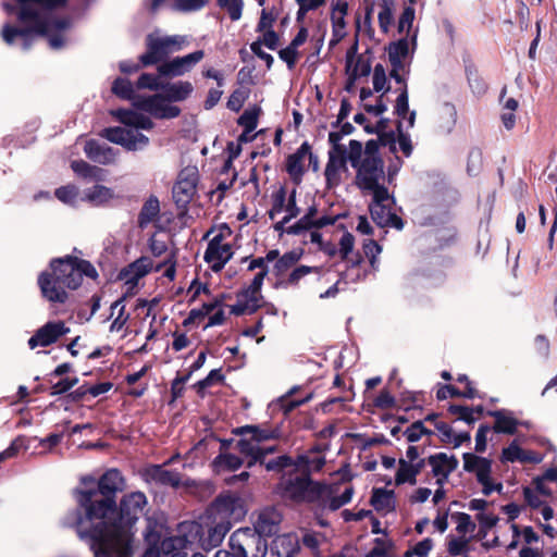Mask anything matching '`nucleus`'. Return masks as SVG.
Masks as SVG:
<instances>
[{"mask_svg": "<svg viewBox=\"0 0 557 557\" xmlns=\"http://www.w3.org/2000/svg\"><path fill=\"white\" fill-rule=\"evenodd\" d=\"M433 548V541L431 539H424L417 543L404 554V557H428Z\"/></svg>", "mask_w": 557, "mask_h": 557, "instance_id": "nucleus-56", "label": "nucleus"}, {"mask_svg": "<svg viewBox=\"0 0 557 557\" xmlns=\"http://www.w3.org/2000/svg\"><path fill=\"white\" fill-rule=\"evenodd\" d=\"M320 269L317 267L300 265L292 271L288 275L287 284L297 285L299 281L310 273H319Z\"/></svg>", "mask_w": 557, "mask_h": 557, "instance_id": "nucleus-62", "label": "nucleus"}, {"mask_svg": "<svg viewBox=\"0 0 557 557\" xmlns=\"http://www.w3.org/2000/svg\"><path fill=\"white\" fill-rule=\"evenodd\" d=\"M371 504L375 510L381 512H391L395 509L396 500L393 491L377 488L374 490L371 497Z\"/></svg>", "mask_w": 557, "mask_h": 557, "instance_id": "nucleus-41", "label": "nucleus"}, {"mask_svg": "<svg viewBox=\"0 0 557 557\" xmlns=\"http://www.w3.org/2000/svg\"><path fill=\"white\" fill-rule=\"evenodd\" d=\"M354 495V488L346 485L343 491L339 486L324 487L321 486L319 497H323V506L331 510H337L342 506L348 504Z\"/></svg>", "mask_w": 557, "mask_h": 557, "instance_id": "nucleus-26", "label": "nucleus"}, {"mask_svg": "<svg viewBox=\"0 0 557 557\" xmlns=\"http://www.w3.org/2000/svg\"><path fill=\"white\" fill-rule=\"evenodd\" d=\"M147 498L140 492L131 493L121 503V525H110L102 530H95L91 534V547L96 557H131L132 533L131 525L143 513Z\"/></svg>", "mask_w": 557, "mask_h": 557, "instance_id": "nucleus-2", "label": "nucleus"}, {"mask_svg": "<svg viewBox=\"0 0 557 557\" xmlns=\"http://www.w3.org/2000/svg\"><path fill=\"white\" fill-rule=\"evenodd\" d=\"M377 21L382 32L385 34L388 33L391 26L394 23V9L392 0H383L380 5Z\"/></svg>", "mask_w": 557, "mask_h": 557, "instance_id": "nucleus-47", "label": "nucleus"}, {"mask_svg": "<svg viewBox=\"0 0 557 557\" xmlns=\"http://www.w3.org/2000/svg\"><path fill=\"white\" fill-rule=\"evenodd\" d=\"M117 199V195L111 187L102 184H95L82 191V201L92 207H107Z\"/></svg>", "mask_w": 557, "mask_h": 557, "instance_id": "nucleus-24", "label": "nucleus"}, {"mask_svg": "<svg viewBox=\"0 0 557 557\" xmlns=\"http://www.w3.org/2000/svg\"><path fill=\"white\" fill-rule=\"evenodd\" d=\"M283 496L294 502H311L319 497L321 485L301 473L296 478L284 479L281 483Z\"/></svg>", "mask_w": 557, "mask_h": 557, "instance_id": "nucleus-12", "label": "nucleus"}, {"mask_svg": "<svg viewBox=\"0 0 557 557\" xmlns=\"http://www.w3.org/2000/svg\"><path fill=\"white\" fill-rule=\"evenodd\" d=\"M189 44L186 35H165L161 30H154L146 38L147 51L140 57V62L145 66L158 63L170 54L186 49Z\"/></svg>", "mask_w": 557, "mask_h": 557, "instance_id": "nucleus-7", "label": "nucleus"}, {"mask_svg": "<svg viewBox=\"0 0 557 557\" xmlns=\"http://www.w3.org/2000/svg\"><path fill=\"white\" fill-rule=\"evenodd\" d=\"M383 178V170L377 165L373 157H370L359 171L357 185L364 193L372 196L370 212L375 223L380 226H394L401 230L404 226L403 221L393 211L394 199L380 183Z\"/></svg>", "mask_w": 557, "mask_h": 557, "instance_id": "nucleus-4", "label": "nucleus"}, {"mask_svg": "<svg viewBox=\"0 0 557 557\" xmlns=\"http://www.w3.org/2000/svg\"><path fill=\"white\" fill-rule=\"evenodd\" d=\"M359 265L360 259L351 261V264L347 268L345 272L341 274L337 282L326 292L320 294V298L325 299L335 297L338 293L337 284L342 281H344L345 283H355L363 278L364 274L361 273Z\"/></svg>", "mask_w": 557, "mask_h": 557, "instance_id": "nucleus-37", "label": "nucleus"}, {"mask_svg": "<svg viewBox=\"0 0 557 557\" xmlns=\"http://www.w3.org/2000/svg\"><path fill=\"white\" fill-rule=\"evenodd\" d=\"M134 107L161 120L174 119L181 114V109L173 104L163 91L152 96L134 98Z\"/></svg>", "mask_w": 557, "mask_h": 557, "instance_id": "nucleus-11", "label": "nucleus"}, {"mask_svg": "<svg viewBox=\"0 0 557 557\" xmlns=\"http://www.w3.org/2000/svg\"><path fill=\"white\" fill-rule=\"evenodd\" d=\"M510 529L512 531L513 539L507 546L508 550L516 549L520 543L524 546H532L534 543L539 542V535L531 527L519 529L517 524L512 523Z\"/></svg>", "mask_w": 557, "mask_h": 557, "instance_id": "nucleus-39", "label": "nucleus"}, {"mask_svg": "<svg viewBox=\"0 0 557 557\" xmlns=\"http://www.w3.org/2000/svg\"><path fill=\"white\" fill-rule=\"evenodd\" d=\"M372 83L374 90L377 92L385 91L388 89L386 73L381 64L374 66Z\"/></svg>", "mask_w": 557, "mask_h": 557, "instance_id": "nucleus-60", "label": "nucleus"}, {"mask_svg": "<svg viewBox=\"0 0 557 557\" xmlns=\"http://www.w3.org/2000/svg\"><path fill=\"white\" fill-rule=\"evenodd\" d=\"M160 211V205L159 200L157 198H149L145 205L143 206V209L139 214V224L141 227L146 226L150 222L154 221L159 214Z\"/></svg>", "mask_w": 557, "mask_h": 557, "instance_id": "nucleus-46", "label": "nucleus"}, {"mask_svg": "<svg viewBox=\"0 0 557 557\" xmlns=\"http://www.w3.org/2000/svg\"><path fill=\"white\" fill-rule=\"evenodd\" d=\"M301 255L300 250L288 251L276 261L275 268L280 273L284 272L289 267L294 265L301 258Z\"/></svg>", "mask_w": 557, "mask_h": 557, "instance_id": "nucleus-59", "label": "nucleus"}, {"mask_svg": "<svg viewBox=\"0 0 557 557\" xmlns=\"http://www.w3.org/2000/svg\"><path fill=\"white\" fill-rule=\"evenodd\" d=\"M114 116L123 126L106 128L102 136L127 150H140L148 146L149 138L140 129H151V119L136 110H116Z\"/></svg>", "mask_w": 557, "mask_h": 557, "instance_id": "nucleus-6", "label": "nucleus"}, {"mask_svg": "<svg viewBox=\"0 0 557 557\" xmlns=\"http://www.w3.org/2000/svg\"><path fill=\"white\" fill-rule=\"evenodd\" d=\"M317 213L318 211L315 208H310L308 213L304 218H301L296 224L292 225L287 232L298 234L302 230L331 225L336 220L335 218L325 214L317 216Z\"/></svg>", "mask_w": 557, "mask_h": 557, "instance_id": "nucleus-31", "label": "nucleus"}, {"mask_svg": "<svg viewBox=\"0 0 557 557\" xmlns=\"http://www.w3.org/2000/svg\"><path fill=\"white\" fill-rule=\"evenodd\" d=\"M205 58L203 50H196L183 57H175L164 61L158 66V73L163 77H180L191 72L193 69Z\"/></svg>", "mask_w": 557, "mask_h": 557, "instance_id": "nucleus-15", "label": "nucleus"}, {"mask_svg": "<svg viewBox=\"0 0 557 557\" xmlns=\"http://www.w3.org/2000/svg\"><path fill=\"white\" fill-rule=\"evenodd\" d=\"M219 5L225 10L233 21H237L242 16L243 1L242 0H218Z\"/></svg>", "mask_w": 557, "mask_h": 557, "instance_id": "nucleus-57", "label": "nucleus"}, {"mask_svg": "<svg viewBox=\"0 0 557 557\" xmlns=\"http://www.w3.org/2000/svg\"><path fill=\"white\" fill-rule=\"evenodd\" d=\"M364 557H394L392 544L383 539H376L374 547Z\"/></svg>", "mask_w": 557, "mask_h": 557, "instance_id": "nucleus-58", "label": "nucleus"}, {"mask_svg": "<svg viewBox=\"0 0 557 557\" xmlns=\"http://www.w3.org/2000/svg\"><path fill=\"white\" fill-rule=\"evenodd\" d=\"M65 0H16V11L20 26L5 24L1 30L3 41L9 46H20L28 49L36 36L48 38L52 49H60L66 39L64 30L67 24L55 20L50 9L61 5Z\"/></svg>", "mask_w": 557, "mask_h": 557, "instance_id": "nucleus-1", "label": "nucleus"}, {"mask_svg": "<svg viewBox=\"0 0 557 557\" xmlns=\"http://www.w3.org/2000/svg\"><path fill=\"white\" fill-rule=\"evenodd\" d=\"M242 557H264L268 552V544L263 536L249 528L238 529L233 534Z\"/></svg>", "mask_w": 557, "mask_h": 557, "instance_id": "nucleus-14", "label": "nucleus"}, {"mask_svg": "<svg viewBox=\"0 0 557 557\" xmlns=\"http://www.w3.org/2000/svg\"><path fill=\"white\" fill-rule=\"evenodd\" d=\"M500 460L502 462L540 463L543 457L532 450L523 449L517 441H512L502 450Z\"/></svg>", "mask_w": 557, "mask_h": 557, "instance_id": "nucleus-28", "label": "nucleus"}, {"mask_svg": "<svg viewBox=\"0 0 557 557\" xmlns=\"http://www.w3.org/2000/svg\"><path fill=\"white\" fill-rule=\"evenodd\" d=\"M461 396L466 398H474L476 396V391L473 387H468L467 389L459 391L451 385L442 386L437 391L438 399H446L448 397Z\"/></svg>", "mask_w": 557, "mask_h": 557, "instance_id": "nucleus-52", "label": "nucleus"}, {"mask_svg": "<svg viewBox=\"0 0 557 557\" xmlns=\"http://www.w3.org/2000/svg\"><path fill=\"white\" fill-rule=\"evenodd\" d=\"M391 149L394 152L401 151L404 156L409 157L412 151L411 140L409 136L400 133L397 139L393 141Z\"/></svg>", "mask_w": 557, "mask_h": 557, "instance_id": "nucleus-63", "label": "nucleus"}, {"mask_svg": "<svg viewBox=\"0 0 557 557\" xmlns=\"http://www.w3.org/2000/svg\"><path fill=\"white\" fill-rule=\"evenodd\" d=\"M463 469L475 474L478 480H483L492 472V462L487 458L471 453L463 454Z\"/></svg>", "mask_w": 557, "mask_h": 557, "instance_id": "nucleus-33", "label": "nucleus"}, {"mask_svg": "<svg viewBox=\"0 0 557 557\" xmlns=\"http://www.w3.org/2000/svg\"><path fill=\"white\" fill-rule=\"evenodd\" d=\"M114 314H116V315L110 325V331L111 332H120L125 326V324L128 320V315L125 314V307L123 305L122 299H119L112 304L111 315L113 317Z\"/></svg>", "mask_w": 557, "mask_h": 557, "instance_id": "nucleus-48", "label": "nucleus"}, {"mask_svg": "<svg viewBox=\"0 0 557 557\" xmlns=\"http://www.w3.org/2000/svg\"><path fill=\"white\" fill-rule=\"evenodd\" d=\"M324 463V456L319 450H312L305 455H300L295 461L294 466L298 471L308 475L310 472L321 470Z\"/></svg>", "mask_w": 557, "mask_h": 557, "instance_id": "nucleus-35", "label": "nucleus"}, {"mask_svg": "<svg viewBox=\"0 0 557 557\" xmlns=\"http://www.w3.org/2000/svg\"><path fill=\"white\" fill-rule=\"evenodd\" d=\"M149 547L143 557H187L189 541L185 536H172L164 539L160 545L156 544L154 535H146Z\"/></svg>", "mask_w": 557, "mask_h": 557, "instance_id": "nucleus-13", "label": "nucleus"}, {"mask_svg": "<svg viewBox=\"0 0 557 557\" xmlns=\"http://www.w3.org/2000/svg\"><path fill=\"white\" fill-rule=\"evenodd\" d=\"M240 434L244 436L238 441L237 448L243 455L251 458L248 462L249 466L257 461H261L265 455L275 450L274 446L263 445L265 441L278 436L277 432L274 430H265L248 425L242 428Z\"/></svg>", "mask_w": 557, "mask_h": 557, "instance_id": "nucleus-10", "label": "nucleus"}, {"mask_svg": "<svg viewBox=\"0 0 557 557\" xmlns=\"http://www.w3.org/2000/svg\"><path fill=\"white\" fill-rule=\"evenodd\" d=\"M84 151L89 159L102 164L113 162L116 157V153L111 147L100 145L95 140L86 141Z\"/></svg>", "mask_w": 557, "mask_h": 557, "instance_id": "nucleus-36", "label": "nucleus"}, {"mask_svg": "<svg viewBox=\"0 0 557 557\" xmlns=\"http://www.w3.org/2000/svg\"><path fill=\"white\" fill-rule=\"evenodd\" d=\"M147 476L161 484L177 486L180 476L176 472L169 471L161 466H153L147 470Z\"/></svg>", "mask_w": 557, "mask_h": 557, "instance_id": "nucleus-44", "label": "nucleus"}, {"mask_svg": "<svg viewBox=\"0 0 557 557\" xmlns=\"http://www.w3.org/2000/svg\"><path fill=\"white\" fill-rule=\"evenodd\" d=\"M69 327L62 321H51L39 327L28 339L30 349L47 347L55 343L62 335L69 333Z\"/></svg>", "mask_w": 557, "mask_h": 557, "instance_id": "nucleus-19", "label": "nucleus"}, {"mask_svg": "<svg viewBox=\"0 0 557 557\" xmlns=\"http://www.w3.org/2000/svg\"><path fill=\"white\" fill-rule=\"evenodd\" d=\"M84 275L96 278L98 273L88 261L66 256L50 262L49 269L38 276V285L45 299L64 304L69 290L76 289L82 284Z\"/></svg>", "mask_w": 557, "mask_h": 557, "instance_id": "nucleus-3", "label": "nucleus"}, {"mask_svg": "<svg viewBox=\"0 0 557 557\" xmlns=\"http://www.w3.org/2000/svg\"><path fill=\"white\" fill-rule=\"evenodd\" d=\"M160 75L144 73L141 74L136 83L137 88L139 89H149V90H162L163 85L160 81Z\"/></svg>", "mask_w": 557, "mask_h": 557, "instance_id": "nucleus-54", "label": "nucleus"}, {"mask_svg": "<svg viewBox=\"0 0 557 557\" xmlns=\"http://www.w3.org/2000/svg\"><path fill=\"white\" fill-rule=\"evenodd\" d=\"M194 90L191 83L187 81H177L163 85L162 91L168 96L171 102L184 101Z\"/></svg>", "mask_w": 557, "mask_h": 557, "instance_id": "nucleus-38", "label": "nucleus"}, {"mask_svg": "<svg viewBox=\"0 0 557 557\" xmlns=\"http://www.w3.org/2000/svg\"><path fill=\"white\" fill-rule=\"evenodd\" d=\"M432 473L436 478L437 485H444L450 473L457 468L458 460L454 456L444 453L433 455L429 458Z\"/></svg>", "mask_w": 557, "mask_h": 557, "instance_id": "nucleus-25", "label": "nucleus"}, {"mask_svg": "<svg viewBox=\"0 0 557 557\" xmlns=\"http://www.w3.org/2000/svg\"><path fill=\"white\" fill-rule=\"evenodd\" d=\"M215 510L222 519L228 520L227 523L242 520L247 512L244 499L234 494L220 497L215 504Z\"/></svg>", "mask_w": 557, "mask_h": 557, "instance_id": "nucleus-21", "label": "nucleus"}, {"mask_svg": "<svg viewBox=\"0 0 557 557\" xmlns=\"http://www.w3.org/2000/svg\"><path fill=\"white\" fill-rule=\"evenodd\" d=\"M259 113L260 109L252 107L247 109L238 119V124L244 127V133L239 136L240 141H249L252 139V137L248 135L257 127Z\"/></svg>", "mask_w": 557, "mask_h": 557, "instance_id": "nucleus-42", "label": "nucleus"}, {"mask_svg": "<svg viewBox=\"0 0 557 557\" xmlns=\"http://www.w3.org/2000/svg\"><path fill=\"white\" fill-rule=\"evenodd\" d=\"M494 418L493 430L496 433L515 434L519 425H527L515 418L513 413L508 410H496L490 412Z\"/></svg>", "mask_w": 557, "mask_h": 557, "instance_id": "nucleus-32", "label": "nucleus"}, {"mask_svg": "<svg viewBox=\"0 0 557 557\" xmlns=\"http://www.w3.org/2000/svg\"><path fill=\"white\" fill-rule=\"evenodd\" d=\"M347 14H348V2L347 0H337L331 11V23H332V37L330 39V46H336L347 35Z\"/></svg>", "mask_w": 557, "mask_h": 557, "instance_id": "nucleus-22", "label": "nucleus"}, {"mask_svg": "<svg viewBox=\"0 0 557 557\" xmlns=\"http://www.w3.org/2000/svg\"><path fill=\"white\" fill-rule=\"evenodd\" d=\"M299 209L296 203V190L293 189L289 195L281 187L272 194V208L270 211L271 218L275 219L281 216L280 223H287L289 220L296 218Z\"/></svg>", "mask_w": 557, "mask_h": 557, "instance_id": "nucleus-16", "label": "nucleus"}, {"mask_svg": "<svg viewBox=\"0 0 557 557\" xmlns=\"http://www.w3.org/2000/svg\"><path fill=\"white\" fill-rule=\"evenodd\" d=\"M377 146L374 141H368L364 150L362 149V145L357 140H350L348 148L346 147V161L348 160L350 164L357 169V176L359 175V171L361 166L366 163V160L370 157L377 162V165L383 170V163L377 157Z\"/></svg>", "mask_w": 557, "mask_h": 557, "instance_id": "nucleus-20", "label": "nucleus"}, {"mask_svg": "<svg viewBox=\"0 0 557 557\" xmlns=\"http://www.w3.org/2000/svg\"><path fill=\"white\" fill-rule=\"evenodd\" d=\"M249 97V90L245 87L237 88L227 100V108L232 111H239Z\"/></svg>", "mask_w": 557, "mask_h": 557, "instance_id": "nucleus-55", "label": "nucleus"}, {"mask_svg": "<svg viewBox=\"0 0 557 557\" xmlns=\"http://www.w3.org/2000/svg\"><path fill=\"white\" fill-rule=\"evenodd\" d=\"M454 519L457 523L456 529L459 533L467 534L474 531L475 524L472 522L469 515L459 512L456 516H454Z\"/></svg>", "mask_w": 557, "mask_h": 557, "instance_id": "nucleus-64", "label": "nucleus"}, {"mask_svg": "<svg viewBox=\"0 0 557 557\" xmlns=\"http://www.w3.org/2000/svg\"><path fill=\"white\" fill-rule=\"evenodd\" d=\"M152 269V261L143 257L120 273V278L127 285V289H133L137 282Z\"/></svg>", "mask_w": 557, "mask_h": 557, "instance_id": "nucleus-29", "label": "nucleus"}, {"mask_svg": "<svg viewBox=\"0 0 557 557\" xmlns=\"http://www.w3.org/2000/svg\"><path fill=\"white\" fill-rule=\"evenodd\" d=\"M73 172L85 180L101 181L104 177V171L101 168L90 165L85 161H73L71 163Z\"/></svg>", "mask_w": 557, "mask_h": 557, "instance_id": "nucleus-43", "label": "nucleus"}, {"mask_svg": "<svg viewBox=\"0 0 557 557\" xmlns=\"http://www.w3.org/2000/svg\"><path fill=\"white\" fill-rule=\"evenodd\" d=\"M416 17L414 9L411 5H408L404 9L401 15L399 16L397 28L400 35L409 36L417 29H412L413 21Z\"/></svg>", "mask_w": 557, "mask_h": 557, "instance_id": "nucleus-49", "label": "nucleus"}, {"mask_svg": "<svg viewBox=\"0 0 557 557\" xmlns=\"http://www.w3.org/2000/svg\"><path fill=\"white\" fill-rule=\"evenodd\" d=\"M248 270H258V272L256 273L251 284L238 294L236 304L230 307V311L236 315L252 313L260 307L261 304V286L265 275L268 274L264 260H251L248 265Z\"/></svg>", "mask_w": 557, "mask_h": 557, "instance_id": "nucleus-9", "label": "nucleus"}, {"mask_svg": "<svg viewBox=\"0 0 557 557\" xmlns=\"http://www.w3.org/2000/svg\"><path fill=\"white\" fill-rule=\"evenodd\" d=\"M308 158L311 159L312 154L307 143L302 144L295 153L288 157L286 169L292 177L298 180L302 175Z\"/></svg>", "mask_w": 557, "mask_h": 557, "instance_id": "nucleus-34", "label": "nucleus"}, {"mask_svg": "<svg viewBox=\"0 0 557 557\" xmlns=\"http://www.w3.org/2000/svg\"><path fill=\"white\" fill-rule=\"evenodd\" d=\"M112 91L120 98L131 100L134 104V98L140 97L136 95L132 83L125 78H117L114 81Z\"/></svg>", "mask_w": 557, "mask_h": 557, "instance_id": "nucleus-50", "label": "nucleus"}, {"mask_svg": "<svg viewBox=\"0 0 557 557\" xmlns=\"http://www.w3.org/2000/svg\"><path fill=\"white\" fill-rule=\"evenodd\" d=\"M213 465L219 472L224 470H236L242 466V460L235 455L225 454L216 457Z\"/></svg>", "mask_w": 557, "mask_h": 557, "instance_id": "nucleus-51", "label": "nucleus"}, {"mask_svg": "<svg viewBox=\"0 0 557 557\" xmlns=\"http://www.w3.org/2000/svg\"><path fill=\"white\" fill-rule=\"evenodd\" d=\"M54 195L62 203L76 207L82 201V193L78 187L67 184L55 189Z\"/></svg>", "mask_w": 557, "mask_h": 557, "instance_id": "nucleus-45", "label": "nucleus"}, {"mask_svg": "<svg viewBox=\"0 0 557 557\" xmlns=\"http://www.w3.org/2000/svg\"><path fill=\"white\" fill-rule=\"evenodd\" d=\"M363 251L369 258L371 267L376 270L377 257L382 252L381 246L376 242L369 239L363 244Z\"/></svg>", "mask_w": 557, "mask_h": 557, "instance_id": "nucleus-61", "label": "nucleus"}, {"mask_svg": "<svg viewBox=\"0 0 557 557\" xmlns=\"http://www.w3.org/2000/svg\"><path fill=\"white\" fill-rule=\"evenodd\" d=\"M82 483L85 485V490L78 493L77 502L86 511L85 519L89 521L100 519L103 524H107L115 513V503L109 497V495L114 494L123 487V478L121 473L115 469H111L101 476L98 482V487L100 493L103 496H107L101 500L94 499L97 494L94 490L96 485V480L94 478H84Z\"/></svg>", "mask_w": 557, "mask_h": 557, "instance_id": "nucleus-5", "label": "nucleus"}, {"mask_svg": "<svg viewBox=\"0 0 557 557\" xmlns=\"http://www.w3.org/2000/svg\"><path fill=\"white\" fill-rule=\"evenodd\" d=\"M357 42H355L346 53V73L350 81L367 76L371 71L369 60L357 54Z\"/></svg>", "mask_w": 557, "mask_h": 557, "instance_id": "nucleus-27", "label": "nucleus"}, {"mask_svg": "<svg viewBox=\"0 0 557 557\" xmlns=\"http://www.w3.org/2000/svg\"><path fill=\"white\" fill-rule=\"evenodd\" d=\"M198 172L195 168L184 169L173 187V198L181 208L186 207L195 197L197 190Z\"/></svg>", "mask_w": 557, "mask_h": 557, "instance_id": "nucleus-17", "label": "nucleus"}, {"mask_svg": "<svg viewBox=\"0 0 557 557\" xmlns=\"http://www.w3.org/2000/svg\"><path fill=\"white\" fill-rule=\"evenodd\" d=\"M282 521L281 513L274 508L260 510L253 520V532L261 536H271L277 533Z\"/></svg>", "mask_w": 557, "mask_h": 557, "instance_id": "nucleus-23", "label": "nucleus"}, {"mask_svg": "<svg viewBox=\"0 0 557 557\" xmlns=\"http://www.w3.org/2000/svg\"><path fill=\"white\" fill-rule=\"evenodd\" d=\"M422 468L421 463L407 462L405 459L398 461V469L395 476V483L397 485L409 483H416V476Z\"/></svg>", "mask_w": 557, "mask_h": 557, "instance_id": "nucleus-40", "label": "nucleus"}, {"mask_svg": "<svg viewBox=\"0 0 557 557\" xmlns=\"http://www.w3.org/2000/svg\"><path fill=\"white\" fill-rule=\"evenodd\" d=\"M346 171V153L329 152V162L325 168V178L329 186L338 185L343 173Z\"/></svg>", "mask_w": 557, "mask_h": 557, "instance_id": "nucleus-30", "label": "nucleus"}, {"mask_svg": "<svg viewBox=\"0 0 557 557\" xmlns=\"http://www.w3.org/2000/svg\"><path fill=\"white\" fill-rule=\"evenodd\" d=\"M417 49V32L389 44L387 52L394 67H405Z\"/></svg>", "mask_w": 557, "mask_h": 557, "instance_id": "nucleus-18", "label": "nucleus"}, {"mask_svg": "<svg viewBox=\"0 0 557 557\" xmlns=\"http://www.w3.org/2000/svg\"><path fill=\"white\" fill-rule=\"evenodd\" d=\"M230 523H219L209 530L208 537L205 540V544L210 547L218 546L224 539L225 534L230 530Z\"/></svg>", "mask_w": 557, "mask_h": 557, "instance_id": "nucleus-53", "label": "nucleus"}, {"mask_svg": "<svg viewBox=\"0 0 557 557\" xmlns=\"http://www.w3.org/2000/svg\"><path fill=\"white\" fill-rule=\"evenodd\" d=\"M209 239L205 260L210 268L218 272L233 257L234 236L231 227L222 224L207 233Z\"/></svg>", "mask_w": 557, "mask_h": 557, "instance_id": "nucleus-8", "label": "nucleus"}]
</instances>
